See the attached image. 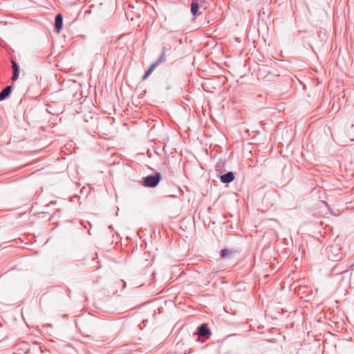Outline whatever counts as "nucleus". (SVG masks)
Masks as SVG:
<instances>
[{"label": "nucleus", "mask_w": 354, "mask_h": 354, "mask_svg": "<svg viewBox=\"0 0 354 354\" xmlns=\"http://www.w3.org/2000/svg\"><path fill=\"white\" fill-rule=\"evenodd\" d=\"M125 12H126L127 17L128 18V12H127V11H125Z\"/></svg>", "instance_id": "obj_18"}, {"label": "nucleus", "mask_w": 354, "mask_h": 354, "mask_svg": "<svg viewBox=\"0 0 354 354\" xmlns=\"http://www.w3.org/2000/svg\"><path fill=\"white\" fill-rule=\"evenodd\" d=\"M138 327L140 328V330H142V327L141 326V325H140V324H138Z\"/></svg>", "instance_id": "obj_16"}, {"label": "nucleus", "mask_w": 354, "mask_h": 354, "mask_svg": "<svg viewBox=\"0 0 354 354\" xmlns=\"http://www.w3.org/2000/svg\"><path fill=\"white\" fill-rule=\"evenodd\" d=\"M129 8H131V3H129Z\"/></svg>", "instance_id": "obj_19"}, {"label": "nucleus", "mask_w": 354, "mask_h": 354, "mask_svg": "<svg viewBox=\"0 0 354 354\" xmlns=\"http://www.w3.org/2000/svg\"><path fill=\"white\" fill-rule=\"evenodd\" d=\"M351 266H354V263H353Z\"/></svg>", "instance_id": "obj_20"}, {"label": "nucleus", "mask_w": 354, "mask_h": 354, "mask_svg": "<svg viewBox=\"0 0 354 354\" xmlns=\"http://www.w3.org/2000/svg\"><path fill=\"white\" fill-rule=\"evenodd\" d=\"M342 258V254L341 253H337L334 256H330L328 254V259H331L332 261H339Z\"/></svg>", "instance_id": "obj_10"}, {"label": "nucleus", "mask_w": 354, "mask_h": 354, "mask_svg": "<svg viewBox=\"0 0 354 354\" xmlns=\"http://www.w3.org/2000/svg\"><path fill=\"white\" fill-rule=\"evenodd\" d=\"M55 22H63V17L61 13H58L55 17Z\"/></svg>", "instance_id": "obj_12"}, {"label": "nucleus", "mask_w": 354, "mask_h": 354, "mask_svg": "<svg viewBox=\"0 0 354 354\" xmlns=\"http://www.w3.org/2000/svg\"><path fill=\"white\" fill-rule=\"evenodd\" d=\"M235 252L234 250L225 248L220 251V257L223 259L230 258Z\"/></svg>", "instance_id": "obj_8"}, {"label": "nucleus", "mask_w": 354, "mask_h": 354, "mask_svg": "<svg viewBox=\"0 0 354 354\" xmlns=\"http://www.w3.org/2000/svg\"><path fill=\"white\" fill-rule=\"evenodd\" d=\"M279 74H274V73H272L271 72H269L266 77L269 78L270 77H279Z\"/></svg>", "instance_id": "obj_14"}, {"label": "nucleus", "mask_w": 354, "mask_h": 354, "mask_svg": "<svg viewBox=\"0 0 354 354\" xmlns=\"http://www.w3.org/2000/svg\"><path fill=\"white\" fill-rule=\"evenodd\" d=\"M147 319H143L142 320V323H145V322H147Z\"/></svg>", "instance_id": "obj_17"}, {"label": "nucleus", "mask_w": 354, "mask_h": 354, "mask_svg": "<svg viewBox=\"0 0 354 354\" xmlns=\"http://www.w3.org/2000/svg\"><path fill=\"white\" fill-rule=\"evenodd\" d=\"M63 24H54L53 31L59 34L60 30L62 29Z\"/></svg>", "instance_id": "obj_11"}, {"label": "nucleus", "mask_w": 354, "mask_h": 354, "mask_svg": "<svg viewBox=\"0 0 354 354\" xmlns=\"http://www.w3.org/2000/svg\"><path fill=\"white\" fill-rule=\"evenodd\" d=\"M161 180V174L159 172H156L153 175H148L142 178L141 181H138L140 185L145 187H156Z\"/></svg>", "instance_id": "obj_1"}, {"label": "nucleus", "mask_w": 354, "mask_h": 354, "mask_svg": "<svg viewBox=\"0 0 354 354\" xmlns=\"http://www.w3.org/2000/svg\"><path fill=\"white\" fill-rule=\"evenodd\" d=\"M12 71H13V73H12V81H16L18 77H19V66L17 64V63L12 59Z\"/></svg>", "instance_id": "obj_6"}, {"label": "nucleus", "mask_w": 354, "mask_h": 354, "mask_svg": "<svg viewBox=\"0 0 354 354\" xmlns=\"http://www.w3.org/2000/svg\"><path fill=\"white\" fill-rule=\"evenodd\" d=\"M347 271V266H343V267H341V265H337L335 266L333 268V270L332 272L335 274H342L344 272H346Z\"/></svg>", "instance_id": "obj_9"}, {"label": "nucleus", "mask_w": 354, "mask_h": 354, "mask_svg": "<svg viewBox=\"0 0 354 354\" xmlns=\"http://www.w3.org/2000/svg\"><path fill=\"white\" fill-rule=\"evenodd\" d=\"M194 335L197 336L196 341L204 342L211 335V331L207 324H202L197 328L196 332Z\"/></svg>", "instance_id": "obj_2"}, {"label": "nucleus", "mask_w": 354, "mask_h": 354, "mask_svg": "<svg viewBox=\"0 0 354 354\" xmlns=\"http://www.w3.org/2000/svg\"><path fill=\"white\" fill-rule=\"evenodd\" d=\"M219 178L221 183L225 184H229L234 180L235 175L233 171H228L225 174H221Z\"/></svg>", "instance_id": "obj_5"}, {"label": "nucleus", "mask_w": 354, "mask_h": 354, "mask_svg": "<svg viewBox=\"0 0 354 354\" xmlns=\"http://www.w3.org/2000/svg\"><path fill=\"white\" fill-rule=\"evenodd\" d=\"M333 249H334V248L331 247L330 248L328 249V252H329V251L333 252Z\"/></svg>", "instance_id": "obj_15"}, {"label": "nucleus", "mask_w": 354, "mask_h": 354, "mask_svg": "<svg viewBox=\"0 0 354 354\" xmlns=\"http://www.w3.org/2000/svg\"><path fill=\"white\" fill-rule=\"evenodd\" d=\"M167 62V55L163 52H160V56L158 57V59L153 62L149 68L147 70V71L145 73L142 80L147 79L149 75L153 71L155 68H156L158 66H160L162 64H164Z\"/></svg>", "instance_id": "obj_3"}, {"label": "nucleus", "mask_w": 354, "mask_h": 354, "mask_svg": "<svg viewBox=\"0 0 354 354\" xmlns=\"http://www.w3.org/2000/svg\"><path fill=\"white\" fill-rule=\"evenodd\" d=\"M171 47L170 45H167V46H162V49H161V52H163L164 51V53L166 54V53L167 51H169L171 50Z\"/></svg>", "instance_id": "obj_13"}, {"label": "nucleus", "mask_w": 354, "mask_h": 354, "mask_svg": "<svg viewBox=\"0 0 354 354\" xmlns=\"http://www.w3.org/2000/svg\"><path fill=\"white\" fill-rule=\"evenodd\" d=\"M202 6L201 0H192L191 3V12L193 16H198L201 15L199 12L200 8Z\"/></svg>", "instance_id": "obj_4"}, {"label": "nucleus", "mask_w": 354, "mask_h": 354, "mask_svg": "<svg viewBox=\"0 0 354 354\" xmlns=\"http://www.w3.org/2000/svg\"><path fill=\"white\" fill-rule=\"evenodd\" d=\"M12 90V86H6L1 92H0V101L5 100L8 96L10 95Z\"/></svg>", "instance_id": "obj_7"}]
</instances>
